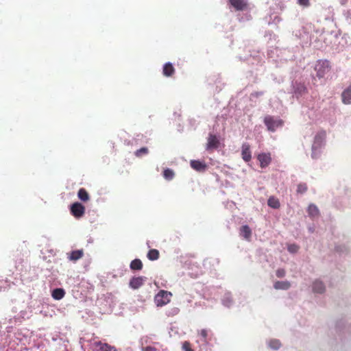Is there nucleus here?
Here are the masks:
<instances>
[{
	"mask_svg": "<svg viewBox=\"0 0 351 351\" xmlns=\"http://www.w3.org/2000/svg\"><path fill=\"white\" fill-rule=\"evenodd\" d=\"M308 213L311 217H317L319 215V211L317 206L315 204H310L308 207Z\"/></svg>",
	"mask_w": 351,
	"mask_h": 351,
	"instance_id": "obj_19",
	"label": "nucleus"
},
{
	"mask_svg": "<svg viewBox=\"0 0 351 351\" xmlns=\"http://www.w3.org/2000/svg\"><path fill=\"white\" fill-rule=\"evenodd\" d=\"M77 197L80 199H81L83 202H87L90 199L89 194L84 188H81L79 189L77 192Z\"/></svg>",
	"mask_w": 351,
	"mask_h": 351,
	"instance_id": "obj_20",
	"label": "nucleus"
},
{
	"mask_svg": "<svg viewBox=\"0 0 351 351\" xmlns=\"http://www.w3.org/2000/svg\"><path fill=\"white\" fill-rule=\"evenodd\" d=\"M179 311H180V309L178 308L174 307L168 311L167 315L168 316H174V315L178 314Z\"/></svg>",
	"mask_w": 351,
	"mask_h": 351,
	"instance_id": "obj_32",
	"label": "nucleus"
},
{
	"mask_svg": "<svg viewBox=\"0 0 351 351\" xmlns=\"http://www.w3.org/2000/svg\"><path fill=\"white\" fill-rule=\"evenodd\" d=\"M219 144L217 136L215 134H209L207 139L206 149L208 151L216 149L219 147Z\"/></svg>",
	"mask_w": 351,
	"mask_h": 351,
	"instance_id": "obj_6",
	"label": "nucleus"
},
{
	"mask_svg": "<svg viewBox=\"0 0 351 351\" xmlns=\"http://www.w3.org/2000/svg\"><path fill=\"white\" fill-rule=\"evenodd\" d=\"M267 204L271 208H273L275 209L279 208L280 206V204L278 199H277L276 197H275L274 196H271L268 199Z\"/></svg>",
	"mask_w": 351,
	"mask_h": 351,
	"instance_id": "obj_24",
	"label": "nucleus"
},
{
	"mask_svg": "<svg viewBox=\"0 0 351 351\" xmlns=\"http://www.w3.org/2000/svg\"><path fill=\"white\" fill-rule=\"evenodd\" d=\"M149 152V150L147 147H141V149H137L134 154L136 157L138 158H141L142 157L143 155H146Z\"/></svg>",
	"mask_w": 351,
	"mask_h": 351,
	"instance_id": "obj_28",
	"label": "nucleus"
},
{
	"mask_svg": "<svg viewBox=\"0 0 351 351\" xmlns=\"http://www.w3.org/2000/svg\"><path fill=\"white\" fill-rule=\"evenodd\" d=\"M342 101L345 104H351V85L349 86L346 89H345L342 94Z\"/></svg>",
	"mask_w": 351,
	"mask_h": 351,
	"instance_id": "obj_15",
	"label": "nucleus"
},
{
	"mask_svg": "<svg viewBox=\"0 0 351 351\" xmlns=\"http://www.w3.org/2000/svg\"><path fill=\"white\" fill-rule=\"evenodd\" d=\"M316 71V76L319 78L325 77L331 69L330 62L327 60H319L316 62L314 67Z\"/></svg>",
	"mask_w": 351,
	"mask_h": 351,
	"instance_id": "obj_1",
	"label": "nucleus"
},
{
	"mask_svg": "<svg viewBox=\"0 0 351 351\" xmlns=\"http://www.w3.org/2000/svg\"><path fill=\"white\" fill-rule=\"evenodd\" d=\"M174 171L171 169H165L163 171V177L167 180H171L174 178Z\"/></svg>",
	"mask_w": 351,
	"mask_h": 351,
	"instance_id": "obj_26",
	"label": "nucleus"
},
{
	"mask_svg": "<svg viewBox=\"0 0 351 351\" xmlns=\"http://www.w3.org/2000/svg\"><path fill=\"white\" fill-rule=\"evenodd\" d=\"M182 348L183 351H194L191 348V343L187 341L183 342Z\"/></svg>",
	"mask_w": 351,
	"mask_h": 351,
	"instance_id": "obj_30",
	"label": "nucleus"
},
{
	"mask_svg": "<svg viewBox=\"0 0 351 351\" xmlns=\"http://www.w3.org/2000/svg\"><path fill=\"white\" fill-rule=\"evenodd\" d=\"M313 291L315 293H323L325 291V286L324 283L319 280H315L313 285Z\"/></svg>",
	"mask_w": 351,
	"mask_h": 351,
	"instance_id": "obj_18",
	"label": "nucleus"
},
{
	"mask_svg": "<svg viewBox=\"0 0 351 351\" xmlns=\"http://www.w3.org/2000/svg\"><path fill=\"white\" fill-rule=\"evenodd\" d=\"M275 289L287 290L291 287V283L289 281H276L274 284Z\"/></svg>",
	"mask_w": 351,
	"mask_h": 351,
	"instance_id": "obj_17",
	"label": "nucleus"
},
{
	"mask_svg": "<svg viewBox=\"0 0 351 351\" xmlns=\"http://www.w3.org/2000/svg\"><path fill=\"white\" fill-rule=\"evenodd\" d=\"M241 157L245 162H250L252 159V154L250 151V145L244 143L241 147Z\"/></svg>",
	"mask_w": 351,
	"mask_h": 351,
	"instance_id": "obj_10",
	"label": "nucleus"
},
{
	"mask_svg": "<svg viewBox=\"0 0 351 351\" xmlns=\"http://www.w3.org/2000/svg\"><path fill=\"white\" fill-rule=\"evenodd\" d=\"M306 87L303 85H301L300 87L298 88V91L300 95H302L303 93L306 92Z\"/></svg>",
	"mask_w": 351,
	"mask_h": 351,
	"instance_id": "obj_36",
	"label": "nucleus"
},
{
	"mask_svg": "<svg viewBox=\"0 0 351 351\" xmlns=\"http://www.w3.org/2000/svg\"><path fill=\"white\" fill-rule=\"evenodd\" d=\"M230 5L237 11H243L247 9L246 0H229Z\"/></svg>",
	"mask_w": 351,
	"mask_h": 351,
	"instance_id": "obj_9",
	"label": "nucleus"
},
{
	"mask_svg": "<svg viewBox=\"0 0 351 351\" xmlns=\"http://www.w3.org/2000/svg\"><path fill=\"white\" fill-rule=\"evenodd\" d=\"M211 336L212 334L210 333V331L207 329H202L198 331V337H199L200 341L205 345L208 344Z\"/></svg>",
	"mask_w": 351,
	"mask_h": 351,
	"instance_id": "obj_12",
	"label": "nucleus"
},
{
	"mask_svg": "<svg viewBox=\"0 0 351 351\" xmlns=\"http://www.w3.org/2000/svg\"><path fill=\"white\" fill-rule=\"evenodd\" d=\"M172 293L169 291L160 290L154 297V302L157 306H163L171 301Z\"/></svg>",
	"mask_w": 351,
	"mask_h": 351,
	"instance_id": "obj_2",
	"label": "nucleus"
},
{
	"mask_svg": "<svg viewBox=\"0 0 351 351\" xmlns=\"http://www.w3.org/2000/svg\"><path fill=\"white\" fill-rule=\"evenodd\" d=\"M298 3L302 7H308L310 5L309 0H298Z\"/></svg>",
	"mask_w": 351,
	"mask_h": 351,
	"instance_id": "obj_34",
	"label": "nucleus"
},
{
	"mask_svg": "<svg viewBox=\"0 0 351 351\" xmlns=\"http://www.w3.org/2000/svg\"><path fill=\"white\" fill-rule=\"evenodd\" d=\"M257 159L260 162L261 168L267 167L271 162V154L269 153H261L258 155Z\"/></svg>",
	"mask_w": 351,
	"mask_h": 351,
	"instance_id": "obj_8",
	"label": "nucleus"
},
{
	"mask_svg": "<svg viewBox=\"0 0 351 351\" xmlns=\"http://www.w3.org/2000/svg\"><path fill=\"white\" fill-rule=\"evenodd\" d=\"M64 295H65V292H64V289H60V288L55 289L52 291V294H51L52 297L55 300H58L63 298Z\"/></svg>",
	"mask_w": 351,
	"mask_h": 351,
	"instance_id": "obj_23",
	"label": "nucleus"
},
{
	"mask_svg": "<svg viewBox=\"0 0 351 351\" xmlns=\"http://www.w3.org/2000/svg\"><path fill=\"white\" fill-rule=\"evenodd\" d=\"M93 351H117L114 346L101 341L93 343Z\"/></svg>",
	"mask_w": 351,
	"mask_h": 351,
	"instance_id": "obj_7",
	"label": "nucleus"
},
{
	"mask_svg": "<svg viewBox=\"0 0 351 351\" xmlns=\"http://www.w3.org/2000/svg\"><path fill=\"white\" fill-rule=\"evenodd\" d=\"M287 249L291 253H295L298 251L299 246L296 244H290L288 245Z\"/></svg>",
	"mask_w": 351,
	"mask_h": 351,
	"instance_id": "obj_31",
	"label": "nucleus"
},
{
	"mask_svg": "<svg viewBox=\"0 0 351 351\" xmlns=\"http://www.w3.org/2000/svg\"><path fill=\"white\" fill-rule=\"evenodd\" d=\"M141 350L142 351H157V349L155 347L153 346H143L142 345L141 346Z\"/></svg>",
	"mask_w": 351,
	"mask_h": 351,
	"instance_id": "obj_35",
	"label": "nucleus"
},
{
	"mask_svg": "<svg viewBox=\"0 0 351 351\" xmlns=\"http://www.w3.org/2000/svg\"><path fill=\"white\" fill-rule=\"evenodd\" d=\"M130 267L132 270H141L143 263L140 259L136 258L130 263Z\"/></svg>",
	"mask_w": 351,
	"mask_h": 351,
	"instance_id": "obj_22",
	"label": "nucleus"
},
{
	"mask_svg": "<svg viewBox=\"0 0 351 351\" xmlns=\"http://www.w3.org/2000/svg\"><path fill=\"white\" fill-rule=\"evenodd\" d=\"M281 346L280 342L278 340L274 339L269 341V346L275 350L278 349Z\"/></svg>",
	"mask_w": 351,
	"mask_h": 351,
	"instance_id": "obj_29",
	"label": "nucleus"
},
{
	"mask_svg": "<svg viewBox=\"0 0 351 351\" xmlns=\"http://www.w3.org/2000/svg\"><path fill=\"white\" fill-rule=\"evenodd\" d=\"M326 136V134L325 131H319L317 133V134L315 136L313 143L312 145V157L315 158V151L319 148L321 147L322 144L324 143L325 138Z\"/></svg>",
	"mask_w": 351,
	"mask_h": 351,
	"instance_id": "obj_3",
	"label": "nucleus"
},
{
	"mask_svg": "<svg viewBox=\"0 0 351 351\" xmlns=\"http://www.w3.org/2000/svg\"><path fill=\"white\" fill-rule=\"evenodd\" d=\"M264 123L267 130L271 132H274L276 128L283 125V121L281 119H274L271 116H266L264 119Z\"/></svg>",
	"mask_w": 351,
	"mask_h": 351,
	"instance_id": "obj_4",
	"label": "nucleus"
},
{
	"mask_svg": "<svg viewBox=\"0 0 351 351\" xmlns=\"http://www.w3.org/2000/svg\"><path fill=\"white\" fill-rule=\"evenodd\" d=\"M308 190V186L306 183H300L297 186V193L300 194H303L306 193Z\"/></svg>",
	"mask_w": 351,
	"mask_h": 351,
	"instance_id": "obj_27",
	"label": "nucleus"
},
{
	"mask_svg": "<svg viewBox=\"0 0 351 351\" xmlns=\"http://www.w3.org/2000/svg\"><path fill=\"white\" fill-rule=\"evenodd\" d=\"M145 280L146 278L143 276L133 277L130 281V287L133 289H137L143 285Z\"/></svg>",
	"mask_w": 351,
	"mask_h": 351,
	"instance_id": "obj_11",
	"label": "nucleus"
},
{
	"mask_svg": "<svg viewBox=\"0 0 351 351\" xmlns=\"http://www.w3.org/2000/svg\"><path fill=\"white\" fill-rule=\"evenodd\" d=\"M190 164L193 169L199 172L205 171L207 168L206 163L199 160H193Z\"/></svg>",
	"mask_w": 351,
	"mask_h": 351,
	"instance_id": "obj_14",
	"label": "nucleus"
},
{
	"mask_svg": "<svg viewBox=\"0 0 351 351\" xmlns=\"http://www.w3.org/2000/svg\"><path fill=\"white\" fill-rule=\"evenodd\" d=\"M262 94H263V93H256V95H262Z\"/></svg>",
	"mask_w": 351,
	"mask_h": 351,
	"instance_id": "obj_37",
	"label": "nucleus"
},
{
	"mask_svg": "<svg viewBox=\"0 0 351 351\" xmlns=\"http://www.w3.org/2000/svg\"><path fill=\"white\" fill-rule=\"evenodd\" d=\"M241 234L247 240H249L252 236V230L247 225L241 228Z\"/></svg>",
	"mask_w": 351,
	"mask_h": 351,
	"instance_id": "obj_21",
	"label": "nucleus"
},
{
	"mask_svg": "<svg viewBox=\"0 0 351 351\" xmlns=\"http://www.w3.org/2000/svg\"><path fill=\"white\" fill-rule=\"evenodd\" d=\"M175 73V69L171 63L167 62L163 66L162 73L166 77H171Z\"/></svg>",
	"mask_w": 351,
	"mask_h": 351,
	"instance_id": "obj_16",
	"label": "nucleus"
},
{
	"mask_svg": "<svg viewBox=\"0 0 351 351\" xmlns=\"http://www.w3.org/2000/svg\"><path fill=\"white\" fill-rule=\"evenodd\" d=\"M66 255H67V258L69 261L75 262L83 257L84 250L82 249L73 250L69 253H67Z\"/></svg>",
	"mask_w": 351,
	"mask_h": 351,
	"instance_id": "obj_13",
	"label": "nucleus"
},
{
	"mask_svg": "<svg viewBox=\"0 0 351 351\" xmlns=\"http://www.w3.org/2000/svg\"><path fill=\"white\" fill-rule=\"evenodd\" d=\"M286 271L284 269L280 268L276 270V274L278 278H283L285 276Z\"/></svg>",
	"mask_w": 351,
	"mask_h": 351,
	"instance_id": "obj_33",
	"label": "nucleus"
},
{
	"mask_svg": "<svg viewBox=\"0 0 351 351\" xmlns=\"http://www.w3.org/2000/svg\"><path fill=\"white\" fill-rule=\"evenodd\" d=\"M159 251L156 249H152L150 250L147 253V258L150 261H156L159 258Z\"/></svg>",
	"mask_w": 351,
	"mask_h": 351,
	"instance_id": "obj_25",
	"label": "nucleus"
},
{
	"mask_svg": "<svg viewBox=\"0 0 351 351\" xmlns=\"http://www.w3.org/2000/svg\"><path fill=\"white\" fill-rule=\"evenodd\" d=\"M70 212L74 217L79 219L84 216L85 207L80 202H75L71 205Z\"/></svg>",
	"mask_w": 351,
	"mask_h": 351,
	"instance_id": "obj_5",
	"label": "nucleus"
}]
</instances>
